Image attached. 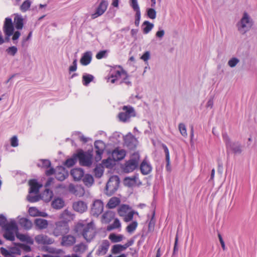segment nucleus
I'll return each instance as SVG.
<instances>
[{"instance_id": "37", "label": "nucleus", "mask_w": 257, "mask_h": 257, "mask_svg": "<svg viewBox=\"0 0 257 257\" xmlns=\"http://www.w3.org/2000/svg\"><path fill=\"white\" fill-rule=\"evenodd\" d=\"M93 79L94 76L92 75L85 73L82 76V83L84 85L87 86Z\"/></svg>"}, {"instance_id": "57", "label": "nucleus", "mask_w": 257, "mask_h": 257, "mask_svg": "<svg viewBox=\"0 0 257 257\" xmlns=\"http://www.w3.org/2000/svg\"><path fill=\"white\" fill-rule=\"evenodd\" d=\"M11 146L13 147H17L19 145L18 139L17 136H13L10 140Z\"/></svg>"}, {"instance_id": "45", "label": "nucleus", "mask_w": 257, "mask_h": 257, "mask_svg": "<svg viewBox=\"0 0 257 257\" xmlns=\"http://www.w3.org/2000/svg\"><path fill=\"white\" fill-rule=\"evenodd\" d=\"M147 14L150 19L154 20L156 18L157 12L154 8H148L147 9Z\"/></svg>"}, {"instance_id": "23", "label": "nucleus", "mask_w": 257, "mask_h": 257, "mask_svg": "<svg viewBox=\"0 0 257 257\" xmlns=\"http://www.w3.org/2000/svg\"><path fill=\"white\" fill-rule=\"evenodd\" d=\"M19 224L26 230L30 229L32 227V222L26 218L18 217Z\"/></svg>"}, {"instance_id": "33", "label": "nucleus", "mask_w": 257, "mask_h": 257, "mask_svg": "<svg viewBox=\"0 0 257 257\" xmlns=\"http://www.w3.org/2000/svg\"><path fill=\"white\" fill-rule=\"evenodd\" d=\"M74 215L68 210H65L60 215V218L64 220L63 222H68L73 220Z\"/></svg>"}, {"instance_id": "14", "label": "nucleus", "mask_w": 257, "mask_h": 257, "mask_svg": "<svg viewBox=\"0 0 257 257\" xmlns=\"http://www.w3.org/2000/svg\"><path fill=\"white\" fill-rule=\"evenodd\" d=\"M108 6V2L106 0H102L97 8L95 13L91 16L92 18L95 19L101 16L106 10Z\"/></svg>"}, {"instance_id": "26", "label": "nucleus", "mask_w": 257, "mask_h": 257, "mask_svg": "<svg viewBox=\"0 0 257 257\" xmlns=\"http://www.w3.org/2000/svg\"><path fill=\"white\" fill-rule=\"evenodd\" d=\"M30 215L33 217L42 216L47 217L48 214L45 212H41L39 211L36 207H30L28 210Z\"/></svg>"}, {"instance_id": "30", "label": "nucleus", "mask_w": 257, "mask_h": 257, "mask_svg": "<svg viewBox=\"0 0 257 257\" xmlns=\"http://www.w3.org/2000/svg\"><path fill=\"white\" fill-rule=\"evenodd\" d=\"M71 175L75 181H79L84 176V172L81 169L75 168L71 171Z\"/></svg>"}, {"instance_id": "63", "label": "nucleus", "mask_w": 257, "mask_h": 257, "mask_svg": "<svg viewBox=\"0 0 257 257\" xmlns=\"http://www.w3.org/2000/svg\"><path fill=\"white\" fill-rule=\"evenodd\" d=\"M106 53V51H101L96 54V58L97 59H101L105 56Z\"/></svg>"}, {"instance_id": "25", "label": "nucleus", "mask_w": 257, "mask_h": 257, "mask_svg": "<svg viewBox=\"0 0 257 257\" xmlns=\"http://www.w3.org/2000/svg\"><path fill=\"white\" fill-rule=\"evenodd\" d=\"M115 213L112 211H106L101 216V222L103 223H108L114 218Z\"/></svg>"}, {"instance_id": "34", "label": "nucleus", "mask_w": 257, "mask_h": 257, "mask_svg": "<svg viewBox=\"0 0 257 257\" xmlns=\"http://www.w3.org/2000/svg\"><path fill=\"white\" fill-rule=\"evenodd\" d=\"M53 196L52 191L46 189L41 194V198L45 202H49Z\"/></svg>"}, {"instance_id": "42", "label": "nucleus", "mask_w": 257, "mask_h": 257, "mask_svg": "<svg viewBox=\"0 0 257 257\" xmlns=\"http://www.w3.org/2000/svg\"><path fill=\"white\" fill-rule=\"evenodd\" d=\"M109 238L113 242H118L123 239V236L121 234L116 235L114 233H111L109 235Z\"/></svg>"}, {"instance_id": "18", "label": "nucleus", "mask_w": 257, "mask_h": 257, "mask_svg": "<svg viewBox=\"0 0 257 257\" xmlns=\"http://www.w3.org/2000/svg\"><path fill=\"white\" fill-rule=\"evenodd\" d=\"M133 244V242L129 241L126 243L121 245V244H116L112 246L111 249L112 253L113 254H117L120 253L121 251H122L125 250L128 247L132 245Z\"/></svg>"}, {"instance_id": "13", "label": "nucleus", "mask_w": 257, "mask_h": 257, "mask_svg": "<svg viewBox=\"0 0 257 257\" xmlns=\"http://www.w3.org/2000/svg\"><path fill=\"white\" fill-rule=\"evenodd\" d=\"M129 3L134 11L136 12L135 23L138 26L141 19V11L138 0H130Z\"/></svg>"}, {"instance_id": "43", "label": "nucleus", "mask_w": 257, "mask_h": 257, "mask_svg": "<svg viewBox=\"0 0 257 257\" xmlns=\"http://www.w3.org/2000/svg\"><path fill=\"white\" fill-rule=\"evenodd\" d=\"M130 208L128 206L126 205H121L118 210V212L120 216L125 215L129 211H130Z\"/></svg>"}, {"instance_id": "10", "label": "nucleus", "mask_w": 257, "mask_h": 257, "mask_svg": "<svg viewBox=\"0 0 257 257\" xmlns=\"http://www.w3.org/2000/svg\"><path fill=\"white\" fill-rule=\"evenodd\" d=\"M56 227L53 232V234L55 236H59L65 233H67L69 231V228L66 222L59 221L56 223Z\"/></svg>"}, {"instance_id": "17", "label": "nucleus", "mask_w": 257, "mask_h": 257, "mask_svg": "<svg viewBox=\"0 0 257 257\" xmlns=\"http://www.w3.org/2000/svg\"><path fill=\"white\" fill-rule=\"evenodd\" d=\"M68 189L71 193L79 197L83 196L84 194L83 188L80 185L75 186L71 184L68 187Z\"/></svg>"}, {"instance_id": "51", "label": "nucleus", "mask_w": 257, "mask_h": 257, "mask_svg": "<svg viewBox=\"0 0 257 257\" xmlns=\"http://www.w3.org/2000/svg\"><path fill=\"white\" fill-rule=\"evenodd\" d=\"M31 5V2L29 0L25 1L21 5L20 9L22 12H26L29 10Z\"/></svg>"}, {"instance_id": "58", "label": "nucleus", "mask_w": 257, "mask_h": 257, "mask_svg": "<svg viewBox=\"0 0 257 257\" xmlns=\"http://www.w3.org/2000/svg\"><path fill=\"white\" fill-rule=\"evenodd\" d=\"M163 148L164 149V152L166 155V160L167 162V165L168 166L170 164V156H169V152L168 148L165 145H163Z\"/></svg>"}, {"instance_id": "19", "label": "nucleus", "mask_w": 257, "mask_h": 257, "mask_svg": "<svg viewBox=\"0 0 257 257\" xmlns=\"http://www.w3.org/2000/svg\"><path fill=\"white\" fill-rule=\"evenodd\" d=\"M125 151L122 149H116L111 154V157L114 161L120 160L124 158Z\"/></svg>"}, {"instance_id": "28", "label": "nucleus", "mask_w": 257, "mask_h": 257, "mask_svg": "<svg viewBox=\"0 0 257 257\" xmlns=\"http://www.w3.org/2000/svg\"><path fill=\"white\" fill-rule=\"evenodd\" d=\"M138 181V177L137 176L126 177L124 179L123 183L127 187H133L136 185Z\"/></svg>"}, {"instance_id": "3", "label": "nucleus", "mask_w": 257, "mask_h": 257, "mask_svg": "<svg viewBox=\"0 0 257 257\" xmlns=\"http://www.w3.org/2000/svg\"><path fill=\"white\" fill-rule=\"evenodd\" d=\"M75 231L82 235L87 241H90L95 236L96 230L93 222L87 223L84 221L78 222L75 226Z\"/></svg>"}, {"instance_id": "49", "label": "nucleus", "mask_w": 257, "mask_h": 257, "mask_svg": "<svg viewBox=\"0 0 257 257\" xmlns=\"http://www.w3.org/2000/svg\"><path fill=\"white\" fill-rule=\"evenodd\" d=\"M178 128L180 134L184 137H187V130L185 125L183 123L179 124Z\"/></svg>"}, {"instance_id": "54", "label": "nucleus", "mask_w": 257, "mask_h": 257, "mask_svg": "<svg viewBox=\"0 0 257 257\" xmlns=\"http://www.w3.org/2000/svg\"><path fill=\"white\" fill-rule=\"evenodd\" d=\"M17 48L15 46L10 47L6 50V52L8 54L11 56H14L17 53Z\"/></svg>"}, {"instance_id": "32", "label": "nucleus", "mask_w": 257, "mask_h": 257, "mask_svg": "<svg viewBox=\"0 0 257 257\" xmlns=\"http://www.w3.org/2000/svg\"><path fill=\"white\" fill-rule=\"evenodd\" d=\"M140 169L143 174L147 175L152 171V167L146 160H144L141 164Z\"/></svg>"}, {"instance_id": "50", "label": "nucleus", "mask_w": 257, "mask_h": 257, "mask_svg": "<svg viewBox=\"0 0 257 257\" xmlns=\"http://www.w3.org/2000/svg\"><path fill=\"white\" fill-rule=\"evenodd\" d=\"M95 175L96 177L100 178L103 174V166H98L94 169Z\"/></svg>"}, {"instance_id": "7", "label": "nucleus", "mask_w": 257, "mask_h": 257, "mask_svg": "<svg viewBox=\"0 0 257 257\" xmlns=\"http://www.w3.org/2000/svg\"><path fill=\"white\" fill-rule=\"evenodd\" d=\"M119 183V178L117 176H111L106 185L107 194L111 195L116 191Z\"/></svg>"}, {"instance_id": "4", "label": "nucleus", "mask_w": 257, "mask_h": 257, "mask_svg": "<svg viewBox=\"0 0 257 257\" xmlns=\"http://www.w3.org/2000/svg\"><path fill=\"white\" fill-rule=\"evenodd\" d=\"M253 25V21L250 15L244 12L239 21L236 23V27L238 32L244 35L248 32Z\"/></svg>"}, {"instance_id": "9", "label": "nucleus", "mask_w": 257, "mask_h": 257, "mask_svg": "<svg viewBox=\"0 0 257 257\" xmlns=\"http://www.w3.org/2000/svg\"><path fill=\"white\" fill-rule=\"evenodd\" d=\"M122 110L123 111L118 114V118L122 121H126L131 117L135 115V111L133 108L131 106H124L123 107Z\"/></svg>"}, {"instance_id": "21", "label": "nucleus", "mask_w": 257, "mask_h": 257, "mask_svg": "<svg viewBox=\"0 0 257 257\" xmlns=\"http://www.w3.org/2000/svg\"><path fill=\"white\" fill-rule=\"evenodd\" d=\"M92 54L91 51L85 52L82 56L80 63L83 66H86L89 64L92 60Z\"/></svg>"}, {"instance_id": "59", "label": "nucleus", "mask_w": 257, "mask_h": 257, "mask_svg": "<svg viewBox=\"0 0 257 257\" xmlns=\"http://www.w3.org/2000/svg\"><path fill=\"white\" fill-rule=\"evenodd\" d=\"M76 160L75 157L67 159L65 162V165L69 167H71L75 164Z\"/></svg>"}, {"instance_id": "20", "label": "nucleus", "mask_w": 257, "mask_h": 257, "mask_svg": "<svg viewBox=\"0 0 257 257\" xmlns=\"http://www.w3.org/2000/svg\"><path fill=\"white\" fill-rule=\"evenodd\" d=\"M94 146L97 154L96 159L97 160H99L101 159V155L102 154L104 149V144L101 141H97L95 142Z\"/></svg>"}, {"instance_id": "1", "label": "nucleus", "mask_w": 257, "mask_h": 257, "mask_svg": "<svg viewBox=\"0 0 257 257\" xmlns=\"http://www.w3.org/2000/svg\"><path fill=\"white\" fill-rule=\"evenodd\" d=\"M15 235L22 242H25L30 245L34 243L33 238L29 234H23L18 232V227L16 221L14 219H11L5 225V232L4 236L8 240L14 241L15 239Z\"/></svg>"}, {"instance_id": "52", "label": "nucleus", "mask_w": 257, "mask_h": 257, "mask_svg": "<svg viewBox=\"0 0 257 257\" xmlns=\"http://www.w3.org/2000/svg\"><path fill=\"white\" fill-rule=\"evenodd\" d=\"M138 226V223L136 221H134L126 227V230L128 233H132L136 229Z\"/></svg>"}, {"instance_id": "31", "label": "nucleus", "mask_w": 257, "mask_h": 257, "mask_svg": "<svg viewBox=\"0 0 257 257\" xmlns=\"http://www.w3.org/2000/svg\"><path fill=\"white\" fill-rule=\"evenodd\" d=\"M36 226L40 229H44L47 228L48 222L47 220L42 218H37L34 221Z\"/></svg>"}, {"instance_id": "12", "label": "nucleus", "mask_w": 257, "mask_h": 257, "mask_svg": "<svg viewBox=\"0 0 257 257\" xmlns=\"http://www.w3.org/2000/svg\"><path fill=\"white\" fill-rule=\"evenodd\" d=\"M77 157L81 165L89 166L92 163V155L89 153L81 152L77 154Z\"/></svg>"}, {"instance_id": "5", "label": "nucleus", "mask_w": 257, "mask_h": 257, "mask_svg": "<svg viewBox=\"0 0 257 257\" xmlns=\"http://www.w3.org/2000/svg\"><path fill=\"white\" fill-rule=\"evenodd\" d=\"M3 30L7 37H10L13 35L12 40L15 41L17 40L21 35L19 31L14 32V27L11 18H7L5 19Z\"/></svg>"}, {"instance_id": "64", "label": "nucleus", "mask_w": 257, "mask_h": 257, "mask_svg": "<svg viewBox=\"0 0 257 257\" xmlns=\"http://www.w3.org/2000/svg\"><path fill=\"white\" fill-rule=\"evenodd\" d=\"M49 251L51 253H56V254H60L63 253L64 251L63 250L60 249H55V248H49Z\"/></svg>"}, {"instance_id": "55", "label": "nucleus", "mask_w": 257, "mask_h": 257, "mask_svg": "<svg viewBox=\"0 0 257 257\" xmlns=\"http://www.w3.org/2000/svg\"><path fill=\"white\" fill-rule=\"evenodd\" d=\"M0 251H1V253L4 256H12V254L11 253V250L9 248V247H8V248H5L2 247L0 248Z\"/></svg>"}, {"instance_id": "40", "label": "nucleus", "mask_w": 257, "mask_h": 257, "mask_svg": "<svg viewBox=\"0 0 257 257\" xmlns=\"http://www.w3.org/2000/svg\"><path fill=\"white\" fill-rule=\"evenodd\" d=\"M14 25L15 27L18 30H21L23 27V19L18 16H17L14 18Z\"/></svg>"}, {"instance_id": "47", "label": "nucleus", "mask_w": 257, "mask_h": 257, "mask_svg": "<svg viewBox=\"0 0 257 257\" xmlns=\"http://www.w3.org/2000/svg\"><path fill=\"white\" fill-rule=\"evenodd\" d=\"M115 164V161L114 160L111 158H108L106 160H104L102 162L103 167L106 168H111Z\"/></svg>"}, {"instance_id": "46", "label": "nucleus", "mask_w": 257, "mask_h": 257, "mask_svg": "<svg viewBox=\"0 0 257 257\" xmlns=\"http://www.w3.org/2000/svg\"><path fill=\"white\" fill-rule=\"evenodd\" d=\"M121 223L117 218H115L112 224L107 226V230H111L112 229L120 228Z\"/></svg>"}, {"instance_id": "60", "label": "nucleus", "mask_w": 257, "mask_h": 257, "mask_svg": "<svg viewBox=\"0 0 257 257\" xmlns=\"http://www.w3.org/2000/svg\"><path fill=\"white\" fill-rule=\"evenodd\" d=\"M77 59L74 60L72 65L69 68V72H74L77 70Z\"/></svg>"}, {"instance_id": "36", "label": "nucleus", "mask_w": 257, "mask_h": 257, "mask_svg": "<svg viewBox=\"0 0 257 257\" xmlns=\"http://www.w3.org/2000/svg\"><path fill=\"white\" fill-rule=\"evenodd\" d=\"M52 206L55 209H61L64 206V202L62 199L57 198L52 202Z\"/></svg>"}, {"instance_id": "27", "label": "nucleus", "mask_w": 257, "mask_h": 257, "mask_svg": "<svg viewBox=\"0 0 257 257\" xmlns=\"http://www.w3.org/2000/svg\"><path fill=\"white\" fill-rule=\"evenodd\" d=\"M68 175L67 172L63 167H59L57 168L56 173V177L58 180H64Z\"/></svg>"}, {"instance_id": "15", "label": "nucleus", "mask_w": 257, "mask_h": 257, "mask_svg": "<svg viewBox=\"0 0 257 257\" xmlns=\"http://www.w3.org/2000/svg\"><path fill=\"white\" fill-rule=\"evenodd\" d=\"M36 242L39 244H51L54 242V239L47 235L41 234L35 236Z\"/></svg>"}, {"instance_id": "62", "label": "nucleus", "mask_w": 257, "mask_h": 257, "mask_svg": "<svg viewBox=\"0 0 257 257\" xmlns=\"http://www.w3.org/2000/svg\"><path fill=\"white\" fill-rule=\"evenodd\" d=\"M19 245L22 249L26 252H29L31 250V247L28 245L23 243H20Z\"/></svg>"}, {"instance_id": "41", "label": "nucleus", "mask_w": 257, "mask_h": 257, "mask_svg": "<svg viewBox=\"0 0 257 257\" xmlns=\"http://www.w3.org/2000/svg\"><path fill=\"white\" fill-rule=\"evenodd\" d=\"M87 249V246L83 243L76 245L73 247V251L74 252H79L81 253L84 252Z\"/></svg>"}, {"instance_id": "53", "label": "nucleus", "mask_w": 257, "mask_h": 257, "mask_svg": "<svg viewBox=\"0 0 257 257\" xmlns=\"http://www.w3.org/2000/svg\"><path fill=\"white\" fill-rule=\"evenodd\" d=\"M9 248L11 250V253L12 254V256H13L14 255H16V254H17V255L21 254V251L20 249L18 247H17L16 246H12V247H9Z\"/></svg>"}, {"instance_id": "11", "label": "nucleus", "mask_w": 257, "mask_h": 257, "mask_svg": "<svg viewBox=\"0 0 257 257\" xmlns=\"http://www.w3.org/2000/svg\"><path fill=\"white\" fill-rule=\"evenodd\" d=\"M223 140L227 149H230L236 154H239L241 152V148L239 144L232 143L227 135H223Z\"/></svg>"}, {"instance_id": "6", "label": "nucleus", "mask_w": 257, "mask_h": 257, "mask_svg": "<svg viewBox=\"0 0 257 257\" xmlns=\"http://www.w3.org/2000/svg\"><path fill=\"white\" fill-rule=\"evenodd\" d=\"M140 160V155L138 153L133 154L129 161L126 162L123 168L124 172L130 173L133 172L138 166Z\"/></svg>"}, {"instance_id": "16", "label": "nucleus", "mask_w": 257, "mask_h": 257, "mask_svg": "<svg viewBox=\"0 0 257 257\" xmlns=\"http://www.w3.org/2000/svg\"><path fill=\"white\" fill-rule=\"evenodd\" d=\"M73 208L75 211L82 213L87 210V205L84 201L78 200L73 203Z\"/></svg>"}, {"instance_id": "29", "label": "nucleus", "mask_w": 257, "mask_h": 257, "mask_svg": "<svg viewBox=\"0 0 257 257\" xmlns=\"http://www.w3.org/2000/svg\"><path fill=\"white\" fill-rule=\"evenodd\" d=\"M30 186V193L37 194L39 189L42 186L41 184H39L36 180H32L29 181Z\"/></svg>"}, {"instance_id": "24", "label": "nucleus", "mask_w": 257, "mask_h": 257, "mask_svg": "<svg viewBox=\"0 0 257 257\" xmlns=\"http://www.w3.org/2000/svg\"><path fill=\"white\" fill-rule=\"evenodd\" d=\"M109 246V242L106 240H103L98 247L97 254L99 255L105 254L108 250Z\"/></svg>"}, {"instance_id": "61", "label": "nucleus", "mask_w": 257, "mask_h": 257, "mask_svg": "<svg viewBox=\"0 0 257 257\" xmlns=\"http://www.w3.org/2000/svg\"><path fill=\"white\" fill-rule=\"evenodd\" d=\"M150 58V53L149 51H146L145 53L141 56V59H142L145 62L147 61Z\"/></svg>"}, {"instance_id": "2", "label": "nucleus", "mask_w": 257, "mask_h": 257, "mask_svg": "<svg viewBox=\"0 0 257 257\" xmlns=\"http://www.w3.org/2000/svg\"><path fill=\"white\" fill-rule=\"evenodd\" d=\"M106 79L111 83H125L128 85L131 83L127 73L119 66L111 68Z\"/></svg>"}, {"instance_id": "44", "label": "nucleus", "mask_w": 257, "mask_h": 257, "mask_svg": "<svg viewBox=\"0 0 257 257\" xmlns=\"http://www.w3.org/2000/svg\"><path fill=\"white\" fill-rule=\"evenodd\" d=\"M240 60L237 57L231 58L227 62V65L231 68L235 67L239 63Z\"/></svg>"}, {"instance_id": "35", "label": "nucleus", "mask_w": 257, "mask_h": 257, "mask_svg": "<svg viewBox=\"0 0 257 257\" xmlns=\"http://www.w3.org/2000/svg\"><path fill=\"white\" fill-rule=\"evenodd\" d=\"M119 203L120 200L119 198L115 197H112L109 200L106 205V207L110 209L114 208L116 207Z\"/></svg>"}, {"instance_id": "56", "label": "nucleus", "mask_w": 257, "mask_h": 257, "mask_svg": "<svg viewBox=\"0 0 257 257\" xmlns=\"http://www.w3.org/2000/svg\"><path fill=\"white\" fill-rule=\"evenodd\" d=\"M124 217V220L125 222H128L133 219L134 216V212L132 211H129L125 215L122 216Z\"/></svg>"}, {"instance_id": "38", "label": "nucleus", "mask_w": 257, "mask_h": 257, "mask_svg": "<svg viewBox=\"0 0 257 257\" xmlns=\"http://www.w3.org/2000/svg\"><path fill=\"white\" fill-rule=\"evenodd\" d=\"M83 176V182L84 184L88 187L92 186L94 183L93 177L89 174H86Z\"/></svg>"}, {"instance_id": "48", "label": "nucleus", "mask_w": 257, "mask_h": 257, "mask_svg": "<svg viewBox=\"0 0 257 257\" xmlns=\"http://www.w3.org/2000/svg\"><path fill=\"white\" fill-rule=\"evenodd\" d=\"M51 165V163L48 160H40L38 163V166L40 167L47 168Z\"/></svg>"}, {"instance_id": "39", "label": "nucleus", "mask_w": 257, "mask_h": 257, "mask_svg": "<svg viewBox=\"0 0 257 257\" xmlns=\"http://www.w3.org/2000/svg\"><path fill=\"white\" fill-rule=\"evenodd\" d=\"M144 33L148 34L154 27V25L149 21H145L142 25Z\"/></svg>"}, {"instance_id": "22", "label": "nucleus", "mask_w": 257, "mask_h": 257, "mask_svg": "<svg viewBox=\"0 0 257 257\" xmlns=\"http://www.w3.org/2000/svg\"><path fill=\"white\" fill-rule=\"evenodd\" d=\"M76 242L75 238L72 235L64 236L62 238L61 245L65 246L72 245Z\"/></svg>"}, {"instance_id": "8", "label": "nucleus", "mask_w": 257, "mask_h": 257, "mask_svg": "<svg viewBox=\"0 0 257 257\" xmlns=\"http://www.w3.org/2000/svg\"><path fill=\"white\" fill-rule=\"evenodd\" d=\"M104 204L100 199H95L93 201L90 208V213L92 215L98 217L103 212Z\"/></svg>"}]
</instances>
